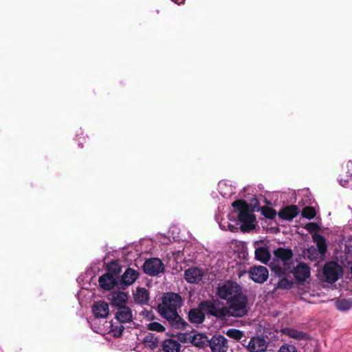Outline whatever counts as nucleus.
<instances>
[{
    "label": "nucleus",
    "instance_id": "f257e3e1",
    "mask_svg": "<svg viewBox=\"0 0 352 352\" xmlns=\"http://www.w3.org/2000/svg\"><path fill=\"white\" fill-rule=\"evenodd\" d=\"M232 206L234 208L232 212L237 214L238 221L242 223L241 231L248 232L254 229L256 216L250 212L247 201L242 199H236L232 203Z\"/></svg>",
    "mask_w": 352,
    "mask_h": 352
},
{
    "label": "nucleus",
    "instance_id": "f03ea898",
    "mask_svg": "<svg viewBox=\"0 0 352 352\" xmlns=\"http://www.w3.org/2000/svg\"><path fill=\"white\" fill-rule=\"evenodd\" d=\"M183 305L182 296L175 292L164 293L162 298V302L157 306V311L162 317L177 311Z\"/></svg>",
    "mask_w": 352,
    "mask_h": 352
},
{
    "label": "nucleus",
    "instance_id": "7ed1b4c3",
    "mask_svg": "<svg viewBox=\"0 0 352 352\" xmlns=\"http://www.w3.org/2000/svg\"><path fill=\"white\" fill-rule=\"evenodd\" d=\"M248 298L242 292L228 299V307H226V316L236 318L245 316L248 313Z\"/></svg>",
    "mask_w": 352,
    "mask_h": 352
},
{
    "label": "nucleus",
    "instance_id": "20e7f679",
    "mask_svg": "<svg viewBox=\"0 0 352 352\" xmlns=\"http://www.w3.org/2000/svg\"><path fill=\"white\" fill-rule=\"evenodd\" d=\"M199 307L202 309L205 315H210L220 319L226 317V307L223 306V303L218 299L202 300L199 303Z\"/></svg>",
    "mask_w": 352,
    "mask_h": 352
},
{
    "label": "nucleus",
    "instance_id": "39448f33",
    "mask_svg": "<svg viewBox=\"0 0 352 352\" xmlns=\"http://www.w3.org/2000/svg\"><path fill=\"white\" fill-rule=\"evenodd\" d=\"M241 286L236 282L232 280H227L223 284H219L217 287V296L223 299L226 300L231 299L233 296L241 293Z\"/></svg>",
    "mask_w": 352,
    "mask_h": 352
},
{
    "label": "nucleus",
    "instance_id": "423d86ee",
    "mask_svg": "<svg viewBox=\"0 0 352 352\" xmlns=\"http://www.w3.org/2000/svg\"><path fill=\"white\" fill-rule=\"evenodd\" d=\"M323 274L329 283L336 282L342 275V267L335 261H328L323 267Z\"/></svg>",
    "mask_w": 352,
    "mask_h": 352
},
{
    "label": "nucleus",
    "instance_id": "0eeeda50",
    "mask_svg": "<svg viewBox=\"0 0 352 352\" xmlns=\"http://www.w3.org/2000/svg\"><path fill=\"white\" fill-rule=\"evenodd\" d=\"M144 272L151 276H158L164 272V265L158 258L146 259L142 266Z\"/></svg>",
    "mask_w": 352,
    "mask_h": 352
},
{
    "label": "nucleus",
    "instance_id": "6e6552de",
    "mask_svg": "<svg viewBox=\"0 0 352 352\" xmlns=\"http://www.w3.org/2000/svg\"><path fill=\"white\" fill-rule=\"evenodd\" d=\"M274 256L276 259L283 262L286 269L292 268L294 254L291 249L280 247L274 251Z\"/></svg>",
    "mask_w": 352,
    "mask_h": 352
},
{
    "label": "nucleus",
    "instance_id": "1a4fd4ad",
    "mask_svg": "<svg viewBox=\"0 0 352 352\" xmlns=\"http://www.w3.org/2000/svg\"><path fill=\"white\" fill-rule=\"evenodd\" d=\"M250 278L255 283L262 284L269 277V272L266 267L258 265L250 267L248 271Z\"/></svg>",
    "mask_w": 352,
    "mask_h": 352
},
{
    "label": "nucleus",
    "instance_id": "9d476101",
    "mask_svg": "<svg viewBox=\"0 0 352 352\" xmlns=\"http://www.w3.org/2000/svg\"><path fill=\"white\" fill-rule=\"evenodd\" d=\"M208 346L212 352H227L228 340L222 335L215 334L209 340Z\"/></svg>",
    "mask_w": 352,
    "mask_h": 352
},
{
    "label": "nucleus",
    "instance_id": "9b49d317",
    "mask_svg": "<svg viewBox=\"0 0 352 352\" xmlns=\"http://www.w3.org/2000/svg\"><path fill=\"white\" fill-rule=\"evenodd\" d=\"M268 343L263 338L255 336L250 338L247 349L250 352H265Z\"/></svg>",
    "mask_w": 352,
    "mask_h": 352
},
{
    "label": "nucleus",
    "instance_id": "f8f14e48",
    "mask_svg": "<svg viewBox=\"0 0 352 352\" xmlns=\"http://www.w3.org/2000/svg\"><path fill=\"white\" fill-rule=\"evenodd\" d=\"M204 276L203 270L197 267H192L185 270L184 278L191 284H197Z\"/></svg>",
    "mask_w": 352,
    "mask_h": 352
},
{
    "label": "nucleus",
    "instance_id": "ddd939ff",
    "mask_svg": "<svg viewBox=\"0 0 352 352\" xmlns=\"http://www.w3.org/2000/svg\"><path fill=\"white\" fill-rule=\"evenodd\" d=\"M139 272L131 267H128L122 275L119 281V285L122 289L124 286L132 285L139 277Z\"/></svg>",
    "mask_w": 352,
    "mask_h": 352
},
{
    "label": "nucleus",
    "instance_id": "4468645a",
    "mask_svg": "<svg viewBox=\"0 0 352 352\" xmlns=\"http://www.w3.org/2000/svg\"><path fill=\"white\" fill-rule=\"evenodd\" d=\"M292 272L295 278L300 282L305 281L310 276L311 274L310 267L305 263H299L292 270Z\"/></svg>",
    "mask_w": 352,
    "mask_h": 352
},
{
    "label": "nucleus",
    "instance_id": "2eb2a0df",
    "mask_svg": "<svg viewBox=\"0 0 352 352\" xmlns=\"http://www.w3.org/2000/svg\"><path fill=\"white\" fill-rule=\"evenodd\" d=\"M108 299L110 300L112 306L120 308L121 306H125V303L128 300V296L124 292H112L109 294Z\"/></svg>",
    "mask_w": 352,
    "mask_h": 352
},
{
    "label": "nucleus",
    "instance_id": "dca6fc26",
    "mask_svg": "<svg viewBox=\"0 0 352 352\" xmlns=\"http://www.w3.org/2000/svg\"><path fill=\"white\" fill-rule=\"evenodd\" d=\"M92 312L96 318H107L109 313V305L103 300L94 302Z\"/></svg>",
    "mask_w": 352,
    "mask_h": 352
},
{
    "label": "nucleus",
    "instance_id": "f3484780",
    "mask_svg": "<svg viewBox=\"0 0 352 352\" xmlns=\"http://www.w3.org/2000/svg\"><path fill=\"white\" fill-rule=\"evenodd\" d=\"M299 212L300 210L296 205H289L280 209L278 215L282 219L292 221Z\"/></svg>",
    "mask_w": 352,
    "mask_h": 352
},
{
    "label": "nucleus",
    "instance_id": "a211bd4d",
    "mask_svg": "<svg viewBox=\"0 0 352 352\" xmlns=\"http://www.w3.org/2000/svg\"><path fill=\"white\" fill-rule=\"evenodd\" d=\"M188 319L190 323L201 324L206 320L205 313L199 306L197 308H192L188 311Z\"/></svg>",
    "mask_w": 352,
    "mask_h": 352
},
{
    "label": "nucleus",
    "instance_id": "6ab92c4d",
    "mask_svg": "<svg viewBox=\"0 0 352 352\" xmlns=\"http://www.w3.org/2000/svg\"><path fill=\"white\" fill-rule=\"evenodd\" d=\"M100 287L104 290H111L118 284L111 273H105L98 278Z\"/></svg>",
    "mask_w": 352,
    "mask_h": 352
},
{
    "label": "nucleus",
    "instance_id": "aec40b11",
    "mask_svg": "<svg viewBox=\"0 0 352 352\" xmlns=\"http://www.w3.org/2000/svg\"><path fill=\"white\" fill-rule=\"evenodd\" d=\"M163 318L166 319L170 324L175 329L184 330L188 326V324L178 314L177 311Z\"/></svg>",
    "mask_w": 352,
    "mask_h": 352
},
{
    "label": "nucleus",
    "instance_id": "412c9836",
    "mask_svg": "<svg viewBox=\"0 0 352 352\" xmlns=\"http://www.w3.org/2000/svg\"><path fill=\"white\" fill-rule=\"evenodd\" d=\"M116 318L121 323L131 322L133 318L131 309L126 305L121 306L120 308H118Z\"/></svg>",
    "mask_w": 352,
    "mask_h": 352
},
{
    "label": "nucleus",
    "instance_id": "4be33fe9",
    "mask_svg": "<svg viewBox=\"0 0 352 352\" xmlns=\"http://www.w3.org/2000/svg\"><path fill=\"white\" fill-rule=\"evenodd\" d=\"M282 333L289 338L298 340H305L308 338V334L303 331H298L296 329L292 328H284L282 329Z\"/></svg>",
    "mask_w": 352,
    "mask_h": 352
},
{
    "label": "nucleus",
    "instance_id": "5701e85b",
    "mask_svg": "<svg viewBox=\"0 0 352 352\" xmlns=\"http://www.w3.org/2000/svg\"><path fill=\"white\" fill-rule=\"evenodd\" d=\"M162 346L164 352H179L181 344L177 340L166 339L163 342Z\"/></svg>",
    "mask_w": 352,
    "mask_h": 352
},
{
    "label": "nucleus",
    "instance_id": "b1692460",
    "mask_svg": "<svg viewBox=\"0 0 352 352\" xmlns=\"http://www.w3.org/2000/svg\"><path fill=\"white\" fill-rule=\"evenodd\" d=\"M313 241L316 243L317 250L320 254H324L327 250V245L325 238L320 234L314 233L312 234Z\"/></svg>",
    "mask_w": 352,
    "mask_h": 352
},
{
    "label": "nucleus",
    "instance_id": "393cba45",
    "mask_svg": "<svg viewBox=\"0 0 352 352\" xmlns=\"http://www.w3.org/2000/svg\"><path fill=\"white\" fill-rule=\"evenodd\" d=\"M271 258V254L266 247H259L255 250V258L263 263H267Z\"/></svg>",
    "mask_w": 352,
    "mask_h": 352
},
{
    "label": "nucleus",
    "instance_id": "a878e982",
    "mask_svg": "<svg viewBox=\"0 0 352 352\" xmlns=\"http://www.w3.org/2000/svg\"><path fill=\"white\" fill-rule=\"evenodd\" d=\"M135 301L140 305H146L149 300L148 291L143 287H138L135 296Z\"/></svg>",
    "mask_w": 352,
    "mask_h": 352
},
{
    "label": "nucleus",
    "instance_id": "bb28decb",
    "mask_svg": "<svg viewBox=\"0 0 352 352\" xmlns=\"http://www.w3.org/2000/svg\"><path fill=\"white\" fill-rule=\"evenodd\" d=\"M209 340L208 337L203 333H197L192 337L191 343L197 347L204 348L208 345Z\"/></svg>",
    "mask_w": 352,
    "mask_h": 352
},
{
    "label": "nucleus",
    "instance_id": "cd10ccee",
    "mask_svg": "<svg viewBox=\"0 0 352 352\" xmlns=\"http://www.w3.org/2000/svg\"><path fill=\"white\" fill-rule=\"evenodd\" d=\"M107 273H111L114 277L122 272V266L118 261L113 260L107 264Z\"/></svg>",
    "mask_w": 352,
    "mask_h": 352
},
{
    "label": "nucleus",
    "instance_id": "c85d7f7f",
    "mask_svg": "<svg viewBox=\"0 0 352 352\" xmlns=\"http://www.w3.org/2000/svg\"><path fill=\"white\" fill-rule=\"evenodd\" d=\"M144 342L151 349H155L158 346L159 340L157 337H155L153 334L149 333L144 338Z\"/></svg>",
    "mask_w": 352,
    "mask_h": 352
},
{
    "label": "nucleus",
    "instance_id": "c756f323",
    "mask_svg": "<svg viewBox=\"0 0 352 352\" xmlns=\"http://www.w3.org/2000/svg\"><path fill=\"white\" fill-rule=\"evenodd\" d=\"M261 212L265 218L271 220L274 219L277 215L275 209L267 206L261 207Z\"/></svg>",
    "mask_w": 352,
    "mask_h": 352
},
{
    "label": "nucleus",
    "instance_id": "7c9ffc66",
    "mask_svg": "<svg viewBox=\"0 0 352 352\" xmlns=\"http://www.w3.org/2000/svg\"><path fill=\"white\" fill-rule=\"evenodd\" d=\"M336 307L340 311H348L352 307V300L351 299H339L336 302Z\"/></svg>",
    "mask_w": 352,
    "mask_h": 352
},
{
    "label": "nucleus",
    "instance_id": "2f4dec72",
    "mask_svg": "<svg viewBox=\"0 0 352 352\" xmlns=\"http://www.w3.org/2000/svg\"><path fill=\"white\" fill-rule=\"evenodd\" d=\"M271 270L276 274L279 277H282L286 274L287 272L290 269H286L285 266L283 265L282 267L279 265V264L272 263L270 265Z\"/></svg>",
    "mask_w": 352,
    "mask_h": 352
},
{
    "label": "nucleus",
    "instance_id": "473e14b6",
    "mask_svg": "<svg viewBox=\"0 0 352 352\" xmlns=\"http://www.w3.org/2000/svg\"><path fill=\"white\" fill-rule=\"evenodd\" d=\"M271 270L276 274L279 277H282L286 274L287 272L290 269H286L285 266L283 265L282 267L279 265V264L272 263L270 265Z\"/></svg>",
    "mask_w": 352,
    "mask_h": 352
},
{
    "label": "nucleus",
    "instance_id": "72a5a7b5",
    "mask_svg": "<svg viewBox=\"0 0 352 352\" xmlns=\"http://www.w3.org/2000/svg\"><path fill=\"white\" fill-rule=\"evenodd\" d=\"M294 281L283 277L278 283L277 288L281 289H289L294 286Z\"/></svg>",
    "mask_w": 352,
    "mask_h": 352
},
{
    "label": "nucleus",
    "instance_id": "f704fd0d",
    "mask_svg": "<svg viewBox=\"0 0 352 352\" xmlns=\"http://www.w3.org/2000/svg\"><path fill=\"white\" fill-rule=\"evenodd\" d=\"M226 335L232 339H234L237 341L240 340L243 336H244V333L243 331H241L239 329H230L227 331Z\"/></svg>",
    "mask_w": 352,
    "mask_h": 352
},
{
    "label": "nucleus",
    "instance_id": "c9c22d12",
    "mask_svg": "<svg viewBox=\"0 0 352 352\" xmlns=\"http://www.w3.org/2000/svg\"><path fill=\"white\" fill-rule=\"evenodd\" d=\"M316 210L314 208L311 206H307L302 210V216L308 219H312L316 216Z\"/></svg>",
    "mask_w": 352,
    "mask_h": 352
},
{
    "label": "nucleus",
    "instance_id": "e433bc0d",
    "mask_svg": "<svg viewBox=\"0 0 352 352\" xmlns=\"http://www.w3.org/2000/svg\"><path fill=\"white\" fill-rule=\"evenodd\" d=\"M319 251L314 246L307 250V256L312 261H316L319 256Z\"/></svg>",
    "mask_w": 352,
    "mask_h": 352
},
{
    "label": "nucleus",
    "instance_id": "4c0bfd02",
    "mask_svg": "<svg viewBox=\"0 0 352 352\" xmlns=\"http://www.w3.org/2000/svg\"><path fill=\"white\" fill-rule=\"evenodd\" d=\"M147 328L150 331H157V332H164L165 331V327L157 322H153L148 324Z\"/></svg>",
    "mask_w": 352,
    "mask_h": 352
},
{
    "label": "nucleus",
    "instance_id": "58836bf2",
    "mask_svg": "<svg viewBox=\"0 0 352 352\" xmlns=\"http://www.w3.org/2000/svg\"><path fill=\"white\" fill-rule=\"evenodd\" d=\"M278 352H298L296 347L291 344H283Z\"/></svg>",
    "mask_w": 352,
    "mask_h": 352
},
{
    "label": "nucleus",
    "instance_id": "ea45409f",
    "mask_svg": "<svg viewBox=\"0 0 352 352\" xmlns=\"http://www.w3.org/2000/svg\"><path fill=\"white\" fill-rule=\"evenodd\" d=\"M259 201L256 198H254L253 199H252V202L250 204H248L249 209L252 213L256 211H261V208L259 207Z\"/></svg>",
    "mask_w": 352,
    "mask_h": 352
},
{
    "label": "nucleus",
    "instance_id": "a19ab883",
    "mask_svg": "<svg viewBox=\"0 0 352 352\" xmlns=\"http://www.w3.org/2000/svg\"><path fill=\"white\" fill-rule=\"evenodd\" d=\"M305 228L310 233H316L319 229V226L314 222H310L305 225Z\"/></svg>",
    "mask_w": 352,
    "mask_h": 352
},
{
    "label": "nucleus",
    "instance_id": "79ce46f5",
    "mask_svg": "<svg viewBox=\"0 0 352 352\" xmlns=\"http://www.w3.org/2000/svg\"><path fill=\"white\" fill-rule=\"evenodd\" d=\"M142 314L148 320H152L155 318L154 314L152 311H144Z\"/></svg>",
    "mask_w": 352,
    "mask_h": 352
},
{
    "label": "nucleus",
    "instance_id": "37998d69",
    "mask_svg": "<svg viewBox=\"0 0 352 352\" xmlns=\"http://www.w3.org/2000/svg\"><path fill=\"white\" fill-rule=\"evenodd\" d=\"M123 330H124V327L122 325H120L118 332L115 333V336L116 337L120 336L122 334Z\"/></svg>",
    "mask_w": 352,
    "mask_h": 352
},
{
    "label": "nucleus",
    "instance_id": "c03bdc74",
    "mask_svg": "<svg viewBox=\"0 0 352 352\" xmlns=\"http://www.w3.org/2000/svg\"><path fill=\"white\" fill-rule=\"evenodd\" d=\"M172 1H174L177 4H181V3H184V0H172Z\"/></svg>",
    "mask_w": 352,
    "mask_h": 352
}]
</instances>
